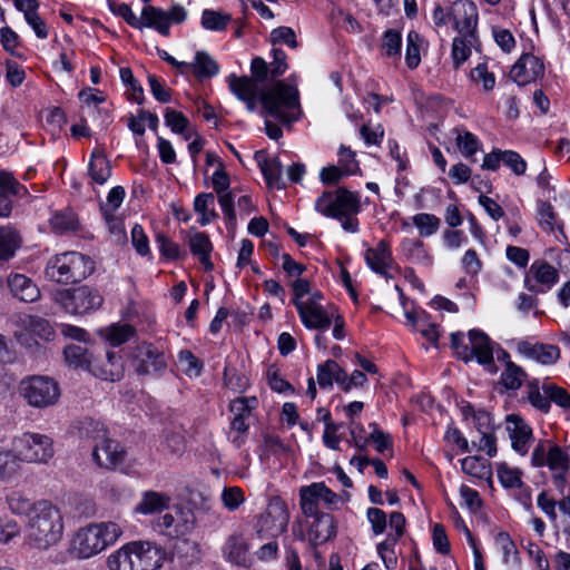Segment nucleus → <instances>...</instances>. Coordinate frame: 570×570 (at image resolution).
<instances>
[{
    "label": "nucleus",
    "instance_id": "50",
    "mask_svg": "<svg viewBox=\"0 0 570 570\" xmlns=\"http://www.w3.org/2000/svg\"><path fill=\"white\" fill-rule=\"evenodd\" d=\"M21 528L18 522L8 515L0 518V543L8 544L16 538H19Z\"/></svg>",
    "mask_w": 570,
    "mask_h": 570
},
{
    "label": "nucleus",
    "instance_id": "3",
    "mask_svg": "<svg viewBox=\"0 0 570 570\" xmlns=\"http://www.w3.org/2000/svg\"><path fill=\"white\" fill-rule=\"evenodd\" d=\"M135 512L155 515L154 529L171 539L186 535L195 523L191 508L184 503L168 505L166 501H140Z\"/></svg>",
    "mask_w": 570,
    "mask_h": 570
},
{
    "label": "nucleus",
    "instance_id": "29",
    "mask_svg": "<svg viewBox=\"0 0 570 570\" xmlns=\"http://www.w3.org/2000/svg\"><path fill=\"white\" fill-rule=\"evenodd\" d=\"M142 27L154 28L160 35H169L168 13L154 6H146L141 11Z\"/></svg>",
    "mask_w": 570,
    "mask_h": 570
},
{
    "label": "nucleus",
    "instance_id": "38",
    "mask_svg": "<svg viewBox=\"0 0 570 570\" xmlns=\"http://www.w3.org/2000/svg\"><path fill=\"white\" fill-rule=\"evenodd\" d=\"M50 225L53 232L65 234L77 230L79 222L77 215L72 210L65 209L52 215L50 218Z\"/></svg>",
    "mask_w": 570,
    "mask_h": 570
},
{
    "label": "nucleus",
    "instance_id": "41",
    "mask_svg": "<svg viewBox=\"0 0 570 570\" xmlns=\"http://www.w3.org/2000/svg\"><path fill=\"white\" fill-rule=\"evenodd\" d=\"M105 338L114 346H119L136 335V330L130 324H112L104 330Z\"/></svg>",
    "mask_w": 570,
    "mask_h": 570
},
{
    "label": "nucleus",
    "instance_id": "23",
    "mask_svg": "<svg viewBox=\"0 0 570 570\" xmlns=\"http://www.w3.org/2000/svg\"><path fill=\"white\" fill-rule=\"evenodd\" d=\"M7 284L11 294L22 302L32 303L40 297V289L36 283L23 274H10Z\"/></svg>",
    "mask_w": 570,
    "mask_h": 570
},
{
    "label": "nucleus",
    "instance_id": "46",
    "mask_svg": "<svg viewBox=\"0 0 570 570\" xmlns=\"http://www.w3.org/2000/svg\"><path fill=\"white\" fill-rule=\"evenodd\" d=\"M413 224L419 228L421 236L428 237L438 232L441 220L435 215L420 213L413 217Z\"/></svg>",
    "mask_w": 570,
    "mask_h": 570
},
{
    "label": "nucleus",
    "instance_id": "16",
    "mask_svg": "<svg viewBox=\"0 0 570 570\" xmlns=\"http://www.w3.org/2000/svg\"><path fill=\"white\" fill-rule=\"evenodd\" d=\"M89 372L100 380L117 382L125 375V365L120 355L107 352L104 357L92 360Z\"/></svg>",
    "mask_w": 570,
    "mask_h": 570
},
{
    "label": "nucleus",
    "instance_id": "48",
    "mask_svg": "<svg viewBox=\"0 0 570 570\" xmlns=\"http://www.w3.org/2000/svg\"><path fill=\"white\" fill-rule=\"evenodd\" d=\"M402 46L401 33L394 29H389L384 32L382 39V51L387 57H400Z\"/></svg>",
    "mask_w": 570,
    "mask_h": 570
},
{
    "label": "nucleus",
    "instance_id": "53",
    "mask_svg": "<svg viewBox=\"0 0 570 570\" xmlns=\"http://www.w3.org/2000/svg\"><path fill=\"white\" fill-rule=\"evenodd\" d=\"M299 499H336V494L332 492L323 482L312 483L299 490Z\"/></svg>",
    "mask_w": 570,
    "mask_h": 570
},
{
    "label": "nucleus",
    "instance_id": "51",
    "mask_svg": "<svg viewBox=\"0 0 570 570\" xmlns=\"http://www.w3.org/2000/svg\"><path fill=\"white\" fill-rule=\"evenodd\" d=\"M455 142L461 154L465 158H471L478 151L480 145L476 136L470 131L458 134Z\"/></svg>",
    "mask_w": 570,
    "mask_h": 570
},
{
    "label": "nucleus",
    "instance_id": "19",
    "mask_svg": "<svg viewBox=\"0 0 570 570\" xmlns=\"http://www.w3.org/2000/svg\"><path fill=\"white\" fill-rule=\"evenodd\" d=\"M365 261L367 266L380 274L386 279L393 278L391 269L393 268L394 261L389 248V243L380 240L373 248H367L365 252Z\"/></svg>",
    "mask_w": 570,
    "mask_h": 570
},
{
    "label": "nucleus",
    "instance_id": "18",
    "mask_svg": "<svg viewBox=\"0 0 570 570\" xmlns=\"http://www.w3.org/2000/svg\"><path fill=\"white\" fill-rule=\"evenodd\" d=\"M543 73V62L531 53H524L512 67L510 78L519 86H524L535 81Z\"/></svg>",
    "mask_w": 570,
    "mask_h": 570
},
{
    "label": "nucleus",
    "instance_id": "4",
    "mask_svg": "<svg viewBox=\"0 0 570 570\" xmlns=\"http://www.w3.org/2000/svg\"><path fill=\"white\" fill-rule=\"evenodd\" d=\"M121 535L122 528L116 522H92L76 531L71 552L78 559H89L114 546Z\"/></svg>",
    "mask_w": 570,
    "mask_h": 570
},
{
    "label": "nucleus",
    "instance_id": "34",
    "mask_svg": "<svg viewBox=\"0 0 570 570\" xmlns=\"http://www.w3.org/2000/svg\"><path fill=\"white\" fill-rule=\"evenodd\" d=\"M342 377L344 370L335 361L327 360L317 367V383L322 389L331 387L334 381L341 385Z\"/></svg>",
    "mask_w": 570,
    "mask_h": 570
},
{
    "label": "nucleus",
    "instance_id": "10",
    "mask_svg": "<svg viewBox=\"0 0 570 570\" xmlns=\"http://www.w3.org/2000/svg\"><path fill=\"white\" fill-rule=\"evenodd\" d=\"M55 299L66 312L75 315H83L96 311L104 302L100 293L89 286H79L77 288L58 292Z\"/></svg>",
    "mask_w": 570,
    "mask_h": 570
},
{
    "label": "nucleus",
    "instance_id": "63",
    "mask_svg": "<svg viewBox=\"0 0 570 570\" xmlns=\"http://www.w3.org/2000/svg\"><path fill=\"white\" fill-rule=\"evenodd\" d=\"M502 163L512 169L515 175H523L527 169L525 160L513 150H504L502 153Z\"/></svg>",
    "mask_w": 570,
    "mask_h": 570
},
{
    "label": "nucleus",
    "instance_id": "49",
    "mask_svg": "<svg viewBox=\"0 0 570 570\" xmlns=\"http://www.w3.org/2000/svg\"><path fill=\"white\" fill-rule=\"evenodd\" d=\"M396 542L397 541L392 539L391 534H389V537L383 542L379 543L376 548L377 553L387 570L395 569L397 564V557L394 551Z\"/></svg>",
    "mask_w": 570,
    "mask_h": 570
},
{
    "label": "nucleus",
    "instance_id": "35",
    "mask_svg": "<svg viewBox=\"0 0 570 570\" xmlns=\"http://www.w3.org/2000/svg\"><path fill=\"white\" fill-rule=\"evenodd\" d=\"M88 171L95 183L105 184L111 174L110 163L102 153L96 150L91 154Z\"/></svg>",
    "mask_w": 570,
    "mask_h": 570
},
{
    "label": "nucleus",
    "instance_id": "21",
    "mask_svg": "<svg viewBox=\"0 0 570 570\" xmlns=\"http://www.w3.org/2000/svg\"><path fill=\"white\" fill-rule=\"evenodd\" d=\"M296 308L302 323L309 330L324 331L332 324L333 314L326 312L322 305L303 304V301H297Z\"/></svg>",
    "mask_w": 570,
    "mask_h": 570
},
{
    "label": "nucleus",
    "instance_id": "11",
    "mask_svg": "<svg viewBox=\"0 0 570 570\" xmlns=\"http://www.w3.org/2000/svg\"><path fill=\"white\" fill-rule=\"evenodd\" d=\"M301 509L306 519L308 534L315 544L328 541L335 535L333 517L320 510L318 501H301Z\"/></svg>",
    "mask_w": 570,
    "mask_h": 570
},
{
    "label": "nucleus",
    "instance_id": "6",
    "mask_svg": "<svg viewBox=\"0 0 570 570\" xmlns=\"http://www.w3.org/2000/svg\"><path fill=\"white\" fill-rule=\"evenodd\" d=\"M94 271L95 264L90 257L78 252H65L47 262L45 275L52 282L69 284L85 279Z\"/></svg>",
    "mask_w": 570,
    "mask_h": 570
},
{
    "label": "nucleus",
    "instance_id": "54",
    "mask_svg": "<svg viewBox=\"0 0 570 570\" xmlns=\"http://www.w3.org/2000/svg\"><path fill=\"white\" fill-rule=\"evenodd\" d=\"M402 250L414 262H421L429 258L428 253L424 249L423 242L420 239H404L402 242Z\"/></svg>",
    "mask_w": 570,
    "mask_h": 570
},
{
    "label": "nucleus",
    "instance_id": "45",
    "mask_svg": "<svg viewBox=\"0 0 570 570\" xmlns=\"http://www.w3.org/2000/svg\"><path fill=\"white\" fill-rule=\"evenodd\" d=\"M461 465L463 472L475 478L482 479L490 474L488 461L480 456H468L462 460Z\"/></svg>",
    "mask_w": 570,
    "mask_h": 570
},
{
    "label": "nucleus",
    "instance_id": "32",
    "mask_svg": "<svg viewBox=\"0 0 570 570\" xmlns=\"http://www.w3.org/2000/svg\"><path fill=\"white\" fill-rule=\"evenodd\" d=\"M187 69H191L198 79L212 78L219 71L218 63L205 51H197L195 61L187 62Z\"/></svg>",
    "mask_w": 570,
    "mask_h": 570
},
{
    "label": "nucleus",
    "instance_id": "8",
    "mask_svg": "<svg viewBox=\"0 0 570 570\" xmlns=\"http://www.w3.org/2000/svg\"><path fill=\"white\" fill-rule=\"evenodd\" d=\"M20 393L29 405L42 409L57 403L60 389L53 379L35 375L20 383Z\"/></svg>",
    "mask_w": 570,
    "mask_h": 570
},
{
    "label": "nucleus",
    "instance_id": "61",
    "mask_svg": "<svg viewBox=\"0 0 570 570\" xmlns=\"http://www.w3.org/2000/svg\"><path fill=\"white\" fill-rule=\"evenodd\" d=\"M271 42L273 45L285 43L291 48H296L298 46L296 35L289 27H278L274 29L271 32Z\"/></svg>",
    "mask_w": 570,
    "mask_h": 570
},
{
    "label": "nucleus",
    "instance_id": "44",
    "mask_svg": "<svg viewBox=\"0 0 570 570\" xmlns=\"http://www.w3.org/2000/svg\"><path fill=\"white\" fill-rule=\"evenodd\" d=\"M232 17L220 11L206 9L202 14V26L207 30L222 31L230 22Z\"/></svg>",
    "mask_w": 570,
    "mask_h": 570
},
{
    "label": "nucleus",
    "instance_id": "15",
    "mask_svg": "<svg viewBox=\"0 0 570 570\" xmlns=\"http://www.w3.org/2000/svg\"><path fill=\"white\" fill-rule=\"evenodd\" d=\"M558 271L546 261H535L531 265L525 286L530 292L544 293L558 282Z\"/></svg>",
    "mask_w": 570,
    "mask_h": 570
},
{
    "label": "nucleus",
    "instance_id": "55",
    "mask_svg": "<svg viewBox=\"0 0 570 570\" xmlns=\"http://www.w3.org/2000/svg\"><path fill=\"white\" fill-rule=\"evenodd\" d=\"M521 472L518 469L508 466L505 463L498 465V478L504 488L521 485Z\"/></svg>",
    "mask_w": 570,
    "mask_h": 570
},
{
    "label": "nucleus",
    "instance_id": "26",
    "mask_svg": "<svg viewBox=\"0 0 570 570\" xmlns=\"http://www.w3.org/2000/svg\"><path fill=\"white\" fill-rule=\"evenodd\" d=\"M519 350L525 356L541 364H553L560 356V351L554 345L521 343Z\"/></svg>",
    "mask_w": 570,
    "mask_h": 570
},
{
    "label": "nucleus",
    "instance_id": "30",
    "mask_svg": "<svg viewBox=\"0 0 570 570\" xmlns=\"http://www.w3.org/2000/svg\"><path fill=\"white\" fill-rule=\"evenodd\" d=\"M189 248L193 255L197 256L200 264L206 271L213 269V263L210 262L212 243L209 237L202 232H197L189 238Z\"/></svg>",
    "mask_w": 570,
    "mask_h": 570
},
{
    "label": "nucleus",
    "instance_id": "2",
    "mask_svg": "<svg viewBox=\"0 0 570 570\" xmlns=\"http://www.w3.org/2000/svg\"><path fill=\"white\" fill-rule=\"evenodd\" d=\"M9 509L28 519L24 543L38 551L58 546L63 537V512L52 501H9Z\"/></svg>",
    "mask_w": 570,
    "mask_h": 570
},
{
    "label": "nucleus",
    "instance_id": "42",
    "mask_svg": "<svg viewBox=\"0 0 570 570\" xmlns=\"http://www.w3.org/2000/svg\"><path fill=\"white\" fill-rule=\"evenodd\" d=\"M475 419L479 422L478 431L480 433V440L476 443L473 441V445L478 448L479 451L485 452L489 456H494L497 454V443L495 438L492 433L488 431H482L481 425L483 424V421H489L490 416L485 412H481L475 415Z\"/></svg>",
    "mask_w": 570,
    "mask_h": 570
},
{
    "label": "nucleus",
    "instance_id": "24",
    "mask_svg": "<svg viewBox=\"0 0 570 570\" xmlns=\"http://www.w3.org/2000/svg\"><path fill=\"white\" fill-rule=\"evenodd\" d=\"M255 160L257 161L264 178L266 179L269 186L276 188H285V183L283 181V165L277 157L268 158L267 154L264 150H258L255 153Z\"/></svg>",
    "mask_w": 570,
    "mask_h": 570
},
{
    "label": "nucleus",
    "instance_id": "7",
    "mask_svg": "<svg viewBox=\"0 0 570 570\" xmlns=\"http://www.w3.org/2000/svg\"><path fill=\"white\" fill-rule=\"evenodd\" d=\"M361 204L358 197L344 187L335 191L325 190L315 203V209L326 217L343 219L346 215H356Z\"/></svg>",
    "mask_w": 570,
    "mask_h": 570
},
{
    "label": "nucleus",
    "instance_id": "56",
    "mask_svg": "<svg viewBox=\"0 0 570 570\" xmlns=\"http://www.w3.org/2000/svg\"><path fill=\"white\" fill-rule=\"evenodd\" d=\"M528 387V400L531 405L542 412H548L550 409L549 397L544 392L543 394L540 392L538 382H530Z\"/></svg>",
    "mask_w": 570,
    "mask_h": 570
},
{
    "label": "nucleus",
    "instance_id": "27",
    "mask_svg": "<svg viewBox=\"0 0 570 570\" xmlns=\"http://www.w3.org/2000/svg\"><path fill=\"white\" fill-rule=\"evenodd\" d=\"M225 553L228 560L240 567H249L248 547L245 539L239 534L230 535L225 544Z\"/></svg>",
    "mask_w": 570,
    "mask_h": 570
},
{
    "label": "nucleus",
    "instance_id": "57",
    "mask_svg": "<svg viewBox=\"0 0 570 570\" xmlns=\"http://www.w3.org/2000/svg\"><path fill=\"white\" fill-rule=\"evenodd\" d=\"M470 75L474 82H482V87L485 91H490L494 88L495 77L492 72H489L485 63H479L471 70Z\"/></svg>",
    "mask_w": 570,
    "mask_h": 570
},
{
    "label": "nucleus",
    "instance_id": "43",
    "mask_svg": "<svg viewBox=\"0 0 570 570\" xmlns=\"http://www.w3.org/2000/svg\"><path fill=\"white\" fill-rule=\"evenodd\" d=\"M164 118L166 126L170 127L174 132L183 135L185 140H189L191 138L193 134L187 131L189 120L183 112L167 108L165 110Z\"/></svg>",
    "mask_w": 570,
    "mask_h": 570
},
{
    "label": "nucleus",
    "instance_id": "5",
    "mask_svg": "<svg viewBox=\"0 0 570 570\" xmlns=\"http://www.w3.org/2000/svg\"><path fill=\"white\" fill-rule=\"evenodd\" d=\"M165 559L163 549L149 541L128 542L107 559L109 570H157Z\"/></svg>",
    "mask_w": 570,
    "mask_h": 570
},
{
    "label": "nucleus",
    "instance_id": "36",
    "mask_svg": "<svg viewBox=\"0 0 570 570\" xmlns=\"http://www.w3.org/2000/svg\"><path fill=\"white\" fill-rule=\"evenodd\" d=\"M215 204V196L212 193H202L196 196L194 200V210L200 215L199 224L206 226L213 219L218 217V214L213 208Z\"/></svg>",
    "mask_w": 570,
    "mask_h": 570
},
{
    "label": "nucleus",
    "instance_id": "58",
    "mask_svg": "<svg viewBox=\"0 0 570 570\" xmlns=\"http://www.w3.org/2000/svg\"><path fill=\"white\" fill-rule=\"evenodd\" d=\"M539 225L546 232H553L557 224V216L549 203H541L538 209Z\"/></svg>",
    "mask_w": 570,
    "mask_h": 570
},
{
    "label": "nucleus",
    "instance_id": "40",
    "mask_svg": "<svg viewBox=\"0 0 570 570\" xmlns=\"http://www.w3.org/2000/svg\"><path fill=\"white\" fill-rule=\"evenodd\" d=\"M478 41V36L474 35L473 38H470L466 35H460V37H455L452 43V58L455 68H458L461 63H463L471 55V47L475 45Z\"/></svg>",
    "mask_w": 570,
    "mask_h": 570
},
{
    "label": "nucleus",
    "instance_id": "13",
    "mask_svg": "<svg viewBox=\"0 0 570 570\" xmlns=\"http://www.w3.org/2000/svg\"><path fill=\"white\" fill-rule=\"evenodd\" d=\"M289 513L285 501H269L266 511L257 521L259 535L275 538L282 534L288 524Z\"/></svg>",
    "mask_w": 570,
    "mask_h": 570
},
{
    "label": "nucleus",
    "instance_id": "62",
    "mask_svg": "<svg viewBox=\"0 0 570 570\" xmlns=\"http://www.w3.org/2000/svg\"><path fill=\"white\" fill-rule=\"evenodd\" d=\"M0 189L8 190L14 196H23L28 193L27 188L9 171H0Z\"/></svg>",
    "mask_w": 570,
    "mask_h": 570
},
{
    "label": "nucleus",
    "instance_id": "37",
    "mask_svg": "<svg viewBox=\"0 0 570 570\" xmlns=\"http://www.w3.org/2000/svg\"><path fill=\"white\" fill-rule=\"evenodd\" d=\"M527 379L525 371L513 362H508L500 376V383L507 390H519Z\"/></svg>",
    "mask_w": 570,
    "mask_h": 570
},
{
    "label": "nucleus",
    "instance_id": "60",
    "mask_svg": "<svg viewBox=\"0 0 570 570\" xmlns=\"http://www.w3.org/2000/svg\"><path fill=\"white\" fill-rule=\"evenodd\" d=\"M543 392L548 395L549 402H554L563 409H570V395L562 387L553 384H543Z\"/></svg>",
    "mask_w": 570,
    "mask_h": 570
},
{
    "label": "nucleus",
    "instance_id": "9",
    "mask_svg": "<svg viewBox=\"0 0 570 570\" xmlns=\"http://www.w3.org/2000/svg\"><path fill=\"white\" fill-rule=\"evenodd\" d=\"M11 452L26 462H47L53 455L52 442L47 435L23 433L12 440Z\"/></svg>",
    "mask_w": 570,
    "mask_h": 570
},
{
    "label": "nucleus",
    "instance_id": "39",
    "mask_svg": "<svg viewBox=\"0 0 570 570\" xmlns=\"http://www.w3.org/2000/svg\"><path fill=\"white\" fill-rule=\"evenodd\" d=\"M495 544L503 554V562L512 567L520 566V554L515 543L507 532H499L495 535Z\"/></svg>",
    "mask_w": 570,
    "mask_h": 570
},
{
    "label": "nucleus",
    "instance_id": "20",
    "mask_svg": "<svg viewBox=\"0 0 570 570\" xmlns=\"http://www.w3.org/2000/svg\"><path fill=\"white\" fill-rule=\"evenodd\" d=\"M469 341L472 358L476 357L478 362L487 366L490 373H497L498 368L493 362V347L490 337L482 331L471 330Z\"/></svg>",
    "mask_w": 570,
    "mask_h": 570
},
{
    "label": "nucleus",
    "instance_id": "12",
    "mask_svg": "<svg viewBox=\"0 0 570 570\" xmlns=\"http://www.w3.org/2000/svg\"><path fill=\"white\" fill-rule=\"evenodd\" d=\"M131 366L139 376H158L167 368V358L164 351L144 342L134 350Z\"/></svg>",
    "mask_w": 570,
    "mask_h": 570
},
{
    "label": "nucleus",
    "instance_id": "22",
    "mask_svg": "<svg viewBox=\"0 0 570 570\" xmlns=\"http://www.w3.org/2000/svg\"><path fill=\"white\" fill-rule=\"evenodd\" d=\"M507 430L512 441V448L518 453L524 455L528 452L529 444L532 441V430L525 421L517 415L507 416Z\"/></svg>",
    "mask_w": 570,
    "mask_h": 570
},
{
    "label": "nucleus",
    "instance_id": "59",
    "mask_svg": "<svg viewBox=\"0 0 570 570\" xmlns=\"http://www.w3.org/2000/svg\"><path fill=\"white\" fill-rule=\"evenodd\" d=\"M155 240L164 257L168 259H178L180 257L178 244L171 242L164 233H157Z\"/></svg>",
    "mask_w": 570,
    "mask_h": 570
},
{
    "label": "nucleus",
    "instance_id": "28",
    "mask_svg": "<svg viewBox=\"0 0 570 570\" xmlns=\"http://www.w3.org/2000/svg\"><path fill=\"white\" fill-rule=\"evenodd\" d=\"M78 436L92 446L108 438L104 423L91 417H85L79 422Z\"/></svg>",
    "mask_w": 570,
    "mask_h": 570
},
{
    "label": "nucleus",
    "instance_id": "31",
    "mask_svg": "<svg viewBox=\"0 0 570 570\" xmlns=\"http://www.w3.org/2000/svg\"><path fill=\"white\" fill-rule=\"evenodd\" d=\"M65 515L68 521L80 522L92 518L96 512V505L92 501H61Z\"/></svg>",
    "mask_w": 570,
    "mask_h": 570
},
{
    "label": "nucleus",
    "instance_id": "1",
    "mask_svg": "<svg viewBox=\"0 0 570 570\" xmlns=\"http://www.w3.org/2000/svg\"><path fill=\"white\" fill-rule=\"evenodd\" d=\"M227 82L230 91L246 104L248 111L256 109V99L259 96L264 117H273L282 124H289L297 120L301 115L298 91L284 81H277L273 87L259 90L249 77L232 73L227 77Z\"/></svg>",
    "mask_w": 570,
    "mask_h": 570
},
{
    "label": "nucleus",
    "instance_id": "52",
    "mask_svg": "<svg viewBox=\"0 0 570 570\" xmlns=\"http://www.w3.org/2000/svg\"><path fill=\"white\" fill-rule=\"evenodd\" d=\"M257 405L258 400L255 396L237 397L230 402L229 410L234 413V417H248Z\"/></svg>",
    "mask_w": 570,
    "mask_h": 570
},
{
    "label": "nucleus",
    "instance_id": "47",
    "mask_svg": "<svg viewBox=\"0 0 570 570\" xmlns=\"http://www.w3.org/2000/svg\"><path fill=\"white\" fill-rule=\"evenodd\" d=\"M420 35L416 31H410L406 38L405 61L410 69H415L421 62L420 56Z\"/></svg>",
    "mask_w": 570,
    "mask_h": 570
},
{
    "label": "nucleus",
    "instance_id": "14",
    "mask_svg": "<svg viewBox=\"0 0 570 570\" xmlns=\"http://www.w3.org/2000/svg\"><path fill=\"white\" fill-rule=\"evenodd\" d=\"M450 19L460 35L473 38L476 35L478 9L470 0H456L450 9Z\"/></svg>",
    "mask_w": 570,
    "mask_h": 570
},
{
    "label": "nucleus",
    "instance_id": "33",
    "mask_svg": "<svg viewBox=\"0 0 570 570\" xmlns=\"http://www.w3.org/2000/svg\"><path fill=\"white\" fill-rule=\"evenodd\" d=\"M65 360L75 368L89 371L92 363V354L81 345L70 344L65 347Z\"/></svg>",
    "mask_w": 570,
    "mask_h": 570
},
{
    "label": "nucleus",
    "instance_id": "25",
    "mask_svg": "<svg viewBox=\"0 0 570 570\" xmlns=\"http://www.w3.org/2000/svg\"><path fill=\"white\" fill-rule=\"evenodd\" d=\"M22 243V236L16 227L0 226V265L13 258Z\"/></svg>",
    "mask_w": 570,
    "mask_h": 570
},
{
    "label": "nucleus",
    "instance_id": "64",
    "mask_svg": "<svg viewBox=\"0 0 570 570\" xmlns=\"http://www.w3.org/2000/svg\"><path fill=\"white\" fill-rule=\"evenodd\" d=\"M250 71L252 77H249V79L255 81L257 86L261 82H265L268 79V76H271V68L267 66L266 61L261 57H256L252 60Z\"/></svg>",
    "mask_w": 570,
    "mask_h": 570
},
{
    "label": "nucleus",
    "instance_id": "17",
    "mask_svg": "<svg viewBox=\"0 0 570 570\" xmlns=\"http://www.w3.org/2000/svg\"><path fill=\"white\" fill-rule=\"evenodd\" d=\"M126 452L120 444L112 439H105L92 448V459L100 466L115 470L124 463Z\"/></svg>",
    "mask_w": 570,
    "mask_h": 570
}]
</instances>
